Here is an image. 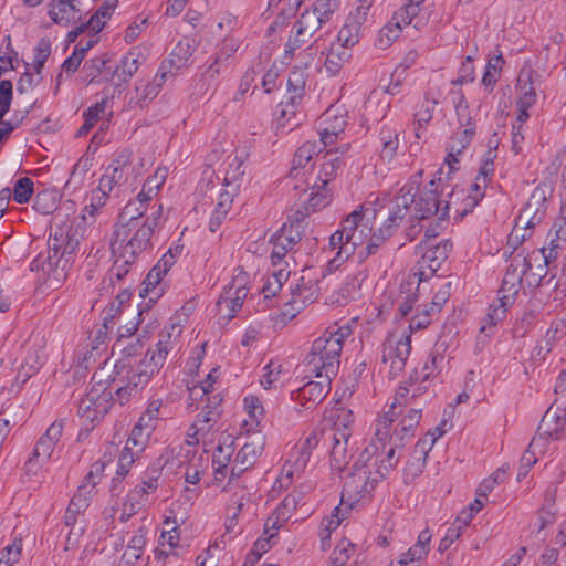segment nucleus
I'll list each match as a JSON object with an SVG mask.
<instances>
[{
    "label": "nucleus",
    "instance_id": "nucleus-54",
    "mask_svg": "<svg viewBox=\"0 0 566 566\" xmlns=\"http://www.w3.org/2000/svg\"><path fill=\"white\" fill-rule=\"evenodd\" d=\"M33 207L39 213L49 214L57 207L56 196L49 191L38 193L34 199Z\"/></svg>",
    "mask_w": 566,
    "mask_h": 566
},
{
    "label": "nucleus",
    "instance_id": "nucleus-43",
    "mask_svg": "<svg viewBox=\"0 0 566 566\" xmlns=\"http://www.w3.org/2000/svg\"><path fill=\"white\" fill-rule=\"evenodd\" d=\"M423 2L424 0H409L408 4L395 13L394 20L402 22L406 27L411 23L417 25V19L420 17Z\"/></svg>",
    "mask_w": 566,
    "mask_h": 566
},
{
    "label": "nucleus",
    "instance_id": "nucleus-29",
    "mask_svg": "<svg viewBox=\"0 0 566 566\" xmlns=\"http://www.w3.org/2000/svg\"><path fill=\"white\" fill-rule=\"evenodd\" d=\"M125 311L127 313L119 315L117 318L109 319L108 325H105L108 328L116 329L120 337H129L137 332L142 314L138 307L125 308Z\"/></svg>",
    "mask_w": 566,
    "mask_h": 566
},
{
    "label": "nucleus",
    "instance_id": "nucleus-62",
    "mask_svg": "<svg viewBox=\"0 0 566 566\" xmlns=\"http://www.w3.org/2000/svg\"><path fill=\"white\" fill-rule=\"evenodd\" d=\"M163 406L161 399H153L148 402L145 411L138 420L155 429L156 422L159 418V412Z\"/></svg>",
    "mask_w": 566,
    "mask_h": 566
},
{
    "label": "nucleus",
    "instance_id": "nucleus-1",
    "mask_svg": "<svg viewBox=\"0 0 566 566\" xmlns=\"http://www.w3.org/2000/svg\"><path fill=\"white\" fill-rule=\"evenodd\" d=\"M337 158L323 151L315 142H306L294 155L290 176L304 195L307 209L317 210L331 202L329 182L336 177Z\"/></svg>",
    "mask_w": 566,
    "mask_h": 566
},
{
    "label": "nucleus",
    "instance_id": "nucleus-19",
    "mask_svg": "<svg viewBox=\"0 0 566 566\" xmlns=\"http://www.w3.org/2000/svg\"><path fill=\"white\" fill-rule=\"evenodd\" d=\"M113 370L116 373V378H113V382L117 385L115 392L120 403L127 402L132 395L136 392L137 387L147 381L143 373L133 369L123 361L114 364Z\"/></svg>",
    "mask_w": 566,
    "mask_h": 566
},
{
    "label": "nucleus",
    "instance_id": "nucleus-21",
    "mask_svg": "<svg viewBox=\"0 0 566 566\" xmlns=\"http://www.w3.org/2000/svg\"><path fill=\"white\" fill-rule=\"evenodd\" d=\"M365 13L357 9L355 12L349 13L340 27L336 41L344 48L352 49L359 41V30L364 21Z\"/></svg>",
    "mask_w": 566,
    "mask_h": 566
},
{
    "label": "nucleus",
    "instance_id": "nucleus-37",
    "mask_svg": "<svg viewBox=\"0 0 566 566\" xmlns=\"http://www.w3.org/2000/svg\"><path fill=\"white\" fill-rule=\"evenodd\" d=\"M62 431L63 424L61 422L52 423L49 427L45 437L38 443L36 448L34 449V455L38 458L50 457L53 446L60 439Z\"/></svg>",
    "mask_w": 566,
    "mask_h": 566
},
{
    "label": "nucleus",
    "instance_id": "nucleus-40",
    "mask_svg": "<svg viewBox=\"0 0 566 566\" xmlns=\"http://www.w3.org/2000/svg\"><path fill=\"white\" fill-rule=\"evenodd\" d=\"M293 241L285 229L276 232L271 239V260L274 264L280 262L292 247Z\"/></svg>",
    "mask_w": 566,
    "mask_h": 566
},
{
    "label": "nucleus",
    "instance_id": "nucleus-11",
    "mask_svg": "<svg viewBox=\"0 0 566 566\" xmlns=\"http://www.w3.org/2000/svg\"><path fill=\"white\" fill-rule=\"evenodd\" d=\"M249 291V275L242 268H235L227 279L217 307L222 318H232L242 307Z\"/></svg>",
    "mask_w": 566,
    "mask_h": 566
},
{
    "label": "nucleus",
    "instance_id": "nucleus-13",
    "mask_svg": "<svg viewBox=\"0 0 566 566\" xmlns=\"http://www.w3.org/2000/svg\"><path fill=\"white\" fill-rule=\"evenodd\" d=\"M476 133V120L465 102L461 101L457 106V122L453 126V135L446 157L450 168L458 164V156L467 148Z\"/></svg>",
    "mask_w": 566,
    "mask_h": 566
},
{
    "label": "nucleus",
    "instance_id": "nucleus-35",
    "mask_svg": "<svg viewBox=\"0 0 566 566\" xmlns=\"http://www.w3.org/2000/svg\"><path fill=\"white\" fill-rule=\"evenodd\" d=\"M70 530L64 544V552L71 553L76 558L85 555L84 527L82 525L67 526Z\"/></svg>",
    "mask_w": 566,
    "mask_h": 566
},
{
    "label": "nucleus",
    "instance_id": "nucleus-47",
    "mask_svg": "<svg viewBox=\"0 0 566 566\" xmlns=\"http://www.w3.org/2000/svg\"><path fill=\"white\" fill-rule=\"evenodd\" d=\"M332 422L335 434L340 437V432H348L354 424V416L350 409L340 407L332 415Z\"/></svg>",
    "mask_w": 566,
    "mask_h": 566
},
{
    "label": "nucleus",
    "instance_id": "nucleus-59",
    "mask_svg": "<svg viewBox=\"0 0 566 566\" xmlns=\"http://www.w3.org/2000/svg\"><path fill=\"white\" fill-rule=\"evenodd\" d=\"M203 464L201 461V457L197 455V453H192L189 459V465L185 472V481L189 484H197L202 475Z\"/></svg>",
    "mask_w": 566,
    "mask_h": 566
},
{
    "label": "nucleus",
    "instance_id": "nucleus-36",
    "mask_svg": "<svg viewBox=\"0 0 566 566\" xmlns=\"http://www.w3.org/2000/svg\"><path fill=\"white\" fill-rule=\"evenodd\" d=\"M135 307L132 302V292L128 290L120 291L105 310L104 325H108L109 319L117 318L119 315L127 313L125 308Z\"/></svg>",
    "mask_w": 566,
    "mask_h": 566
},
{
    "label": "nucleus",
    "instance_id": "nucleus-16",
    "mask_svg": "<svg viewBox=\"0 0 566 566\" xmlns=\"http://www.w3.org/2000/svg\"><path fill=\"white\" fill-rule=\"evenodd\" d=\"M411 350L410 337L407 334H390L386 339L382 364L389 376L400 375L407 364Z\"/></svg>",
    "mask_w": 566,
    "mask_h": 566
},
{
    "label": "nucleus",
    "instance_id": "nucleus-31",
    "mask_svg": "<svg viewBox=\"0 0 566 566\" xmlns=\"http://www.w3.org/2000/svg\"><path fill=\"white\" fill-rule=\"evenodd\" d=\"M349 56V49L337 43H333L326 53V57L321 69L322 72L329 76L338 74Z\"/></svg>",
    "mask_w": 566,
    "mask_h": 566
},
{
    "label": "nucleus",
    "instance_id": "nucleus-60",
    "mask_svg": "<svg viewBox=\"0 0 566 566\" xmlns=\"http://www.w3.org/2000/svg\"><path fill=\"white\" fill-rule=\"evenodd\" d=\"M349 509L350 504L346 503L344 497H342L339 505L334 509V512L326 521V530L328 532L335 531L347 516Z\"/></svg>",
    "mask_w": 566,
    "mask_h": 566
},
{
    "label": "nucleus",
    "instance_id": "nucleus-22",
    "mask_svg": "<svg viewBox=\"0 0 566 566\" xmlns=\"http://www.w3.org/2000/svg\"><path fill=\"white\" fill-rule=\"evenodd\" d=\"M91 489L86 485L78 488L73 495L64 516L66 526L82 525V518L90 506Z\"/></svg>",
    "mask_w": 566,
    "mask_h": 566
},
{
    "label": "nucleus",
    "instance_id": "nucleus-6",
    "mask_svg": "<svg viewBox=\"0 0 566 566\" xmlns=\"http://www.w3.org/2000/svg\"><path fill=\"white\" fill-rule=\"evenodd\" d=\"M73 245L61 235L51 239L45 254H40L32 263V270L42 272L54 286L62 284L67 277Z\"/></svg>",
    "mask_w": 566,
    "mask_h": 566
},
{
    "label": "nucleus",
    "instance_id": "nucleus-46",
    "mask_svg": "<svg viewBox=\"0 0 566 566\" xmlns=\"http://www.w3.org/2000/svg\"><path fill=\"white\" fill-rule=\"evenodd\" d=\"M289 272L286 269H279L274 272L265 282L262 287V296L264 300H271L282 289L283 282L287 280Z\"/></svg>",
    "mask_w": 566,
    "mask_h": 566
},
{
    "label": "nucleus",
    "instance_id": "nucleus-18",
    "mask_svg": "<svg viewBox=\"0 0 566 566\" xmlns=\"http://www.w3.org/2000/svg\"><path fill=\"white\" fill-rule=\"evenodd\" d=\"M450 243L446 240L426 239L420 245L421 259L419 261L420 280L433 275L450 251Z\"/></svg>",
    "mask_w": 566,
    "mask_h": 566
},
{
    "label": "nucleus",
    "instance_id": "nucleus-30",
    "mask_svg": "<svg viewBox=\"0 0 566 566\" xmlns=\"http://www.w3.org/2000/svg\"><path fill=\"white\" fill-rule=\"evenodd\" d=\"M169 354V346L166 342H159L154 349L148 352L142 369L143 376L148 380L164 366Z\"/></svg>",
    "mask_w": 566,
    "mask_h": 566
},
{
    "label": "nucleus",
    "instance_id": "nucleus-23",
    "mask_svg": "<svg viewBox=\"0 0 566 566\" xmlns=\"http://www.w3.org/2000/svg\"><path fill=\"white\" fill-rule=\"evenodd\" d=\"M48 14L55 24L67 27L80 20V10L72 0H52Z\"/></svg>",
    "mask_w": 566,
    "mask_h": 566
},
{
    "label": "nucleus",
    "instance_id": "nucleus-39",
    "mask_svg": "<svg viewBox=\"0 0 566 566\" xmlns=\"http://www.w3.org/2000/svg\"><path fill=\"white\" fill-rule=\"evenodd\" d=\"M545 210V207L528 200L517 221L523 228H533L542 221Z\"/></svg>",
    "mask_w": 566,
    "mask_h": 566
},
{
    "label": "nucleus",
    "instance_id": "nucleus-34",
    "mask_svg": "<svg viewBox=\"0 0 566 566\" xmlns=\"http://www.w3.org/2000/svg\"><path fill=\"white\" fill-rule=\"evenodd\" d=\"M211 413L202 415L198 417L189 427L186 434V442L188 446H199L205 442L212 428Z\"/></svg>",
    "mask_w": 566,
    "mask_h": 566
},
{
    "label": "nucleus",
    "instance_id": "nucleus-12",
    "mask_svg": "<svg viewBox=\"0 0 566 566\" xmlns=\"http://www.w3.org/2000/svg\"><path fill=\"white\" fill-rule=\"evenodd\" d=\"M318 281L311 275L295 277L290 284V292L280 313L283 323L294 318L305 306L313 303L318 295Z\"/></svg>",
    "mask_w": 566,
    "mask_h": 566
},
{
    "label": "nucleus",
    "instance_id": "nucleus-14",
    "mask_svg": "<svg viewBox=\"0 0 566 566\" xmlns=\"http://www.w3.org/2000/svg\"><path fill=\"white\" fill-rule=\"evenodd\" d=\"M395 416L396 412L390 410L377 423L376 437L382 443L394 441L396 446H399L406 438H409L420 422L421 409H409L392 430Z\"/></svg>",
    "mask_w": 566,
    "mask_h": 566
},
{
    "label": "nucleus",
    "instance_id": "nucleus-28",
    "mask_svg": "<svg viewBox=\"0 0 566 566\" xmlns=\"http://www.w3.org/2000/svg\"><path fill=\"white\" fill-rule=\"evenodd\" d=\"M287 376L289 373L282 363L271 360L265 365L259 382L264 390H277L285 384Z\"/></svg>",
    "mask_w": 566,
    "mask_h": 566
},
{
    "label": "nucleus",
    "instance_id": "nucleus-42",
    "mask_svg": "<svg viewBox=\"0 0 566 566\" xmlns=\"http://www.w3.org/2000/svg\"><path fill=\"white\" fill-rule=\"evenodd\" d=\"M146 539L144 533H138L133 536L128 543L126 549L123 553L122 560L126 566H134L135 563L140 558Z\"/></svg>",
    "mask_w": 566,
    "mask_h": 566
},
{
    "label": "nucleus",
    "instance_id": "nucleus-32",
    "mask_svg": "<svg viewBox=\"0 0 566 566\" xmlns=\"http://www.w3.org/2000/svg\"><path fill=\"white\" fill-rule=\"evenodd\" d=\"M349 436L348 432H340V437L334 434V444L329 454V465L333 471L342 472L348 464L349 457L346 444Z\"/></svg>",
    "mask_w": 566,
    "mask_h": 566
},
{
    "label": "nucleus",
    "instance_id": "nucleus-15",
    "mask_svg": "<svg viewBox=\"0 0 566 566\" xmlns=\"http://www.w3.org/2000/svg\"><path fill=\"white\" fill-rule=\"evenodd\" d=\"M109 368H105L103 374L98 376V380L94 382L90 391L81 402V416L90 422H95L105 417L112 407L113 389L106 385V380L102 377L108 373Z\"/></svg>",
    "mask_w": 566,
    "mask_h": 566
},
{
    "label": "nucleus",
    "instance_id": "nucleus-38",
    "mask_svg": "<svg viewBox=\"0 0 566 566\" xmlns=\"http://www.w3.org/2000/svg\"><path fill=\"white\" fill-rule=\"evenodd\" d=\"M232 206V197L229 192L223 191L219 195V201L211 212L209 219V228L214 232L218 227L226 220Z\"/></svg>",
    "mask_w": 566,
    "mask_h": 566
},
{
    "label": "nucleus",
    "instance_id": "nucleus-50",
    "mask_svg": "<svg viewBox=\"0 0 566 566\" xmlns=\"http://www.w3.org/2000/svg\"><path fill=\"white\" fill-rule=\"evenodd\" d=\"M405 27L406 25H403L402 22L392 19L391 22L387 23L382 29H380L378 38L379 44L384 48L389 46L400 36Z\"/></svg>",
    "mask_w": 566,
    "mask_h": 566
},
{
    "label": "nucleus",
    "instance_id": "nucleus-3",
    "mask_svg": "<svg viewBox=\"0 0 566 566\" xmlns=\"http://www.w3.org/2000/svg\"><path fill=\"white\" fill-rule=\"evenodd\" d=\"M153 233L154 226H116L111 240V253L117 276L127 273L137 258L150 245Z\"/></svg>",
    "mask_w": 566,
    "mask_h": 566
},
{
    "label": "nucleus",
    "instance_id": "nucleus-20",
    "mask_svg": "<svg viewBox=\"0 0 566 566\" xmlns=\"http://www.w3.org/2000/svg\"><path fill=\"white\" fill-rule=\"evenodd\" d=\"M548 261L543 253L534 251L523 259L521 264V281L528 287H536L548 273Z\"/></svg>",
    "mask_w": 566,
    "mask_h": 566
},
{
    "label": "nucleus",
    "instance_id": "nucleus-25",
    "mask_svg": "<svg viewBox=\"0 0 566 566\" xmlns=\"http://www.w3.org/2000/svg\"><path fill=\"white\" fill-rule=\"evenodd\" d=\"M544 433L551 438H558L566 432V409L554 405L542 420Z\"/></svg>",
    "mask_w": 566,
    "mask_h": 566
},
{
    "label": "nucleus",
    "instance_id": "nucleus-27",
    "mask_svg": "<svg viewBox=\"0 0 566 566\" xmlns=\"http://www.w3.org/2000/svg\"><path fill=\"white\" fill-rule=\"evenodd\" d=\"M431 538L432 534L428 528L421 531L416 544L412 545L400 558V566H418L429 553Z\"/></svg>",
    "mask_w": 566,
    "mask_h": 566
},
{
    "label": "nucleus",
    "instance_id": "nucleus-33",
    "mask_svg": "<svg viewBox=\"0 0 566 566\" xmlns=\"http://www.w3.org/2000/svg\"><path fill=\"white\" fill-rule=\"evenodd\" d=\"M365 279L366 274L363 271L344 276L337 286L338 301L346 302L356 297Z\"/></svg>",
    "mask_w": 566,
    "mask_h": 566
},
{
    "label": "nucleus",
    "instance_id": "nucleus-63",
    "mask_svg": "<svg viewBox=\"0 0 566 566\" xmlns=\"http://www.w3.org/2000/svg\"><path fill=\"white\" fill-rule=\"evenodd\" d=\"M285 521L287 520L275 510L265 521L264 536L274 538Z\"/></svg>",
    "mask_w": 566,
    "mask_h": 566
},
{
    "label": "nucleus",
    "instance_id": "nucleus-44",
    "mask_svg": "<svg viewBox=\"0 0 566 566\" xmlns=\"http://www.w3.org/2000/svg\"><path fill=\"white\" fill-rule=\"evenodd\" d=\"M446 427L447 421H442L418 441L416 451L421 454L423 460H426L428 453L432 450L436 441L446 433Z\"/></svg>",
    "mask_w": 566,
    "mask_h": 566
},
{
    "label": "nucleus",
    "instance_id": "nucleus-5",
    "mask_svg": "<svg viewBox=\"0 0 566 566\" xmlns=\"http://www.w3.org/2000/svg\"><path fill=\"white\" fill-rule=\"evenodd\" d=\"M443 190L444 189L438 192L437 189H423L416 192L413 188L402 189L401 195L397 199L396 214L399 218L410 214L419 219L432 218L436 221L446 220L449 213L450 202L446 199L448 193L443 195Z\"/></svg>",
    "mask_w": 566,
    "mask_h": 566
},
{
    "label": "nucleus",
    "instance_id": "nucleus-24",
    "mask_svg": "<svg viewBox=\"0 0 566 566\" xmlns=\"http://www.w3.org/2000/svg\"><path fill=\"white\" fill-rule=\"evenodd\" d=\"M242 406L245 412L243 426L247 428V432L254 431L259 428L261 420L265 415L264 405L259 396L249 394L244 396Z\"/></svg>",
    "mask_w": 566,
    "mask_h": 566
},
{
    "label": "nucleus",
    "instance_id": "nucleus-26",
    "mask_svg": "<svg viewBox=\"0 0 566 566\" xmlns=\"http://www.w3.org/2000/svg\"><path fill=\"white\" fill-rule=\"evenodd\" d=\"M264 444L265 436L259 430L253 431L250 439L237 453V458L239 459L241 465H244V471L248 470V468H250L261 455L264 449Z\"/></svg>",
    "mask_w": 566,
    "mask_h": 566
},
{
    "label": "nucleus",
    "instance_id": "nucleus-53",
    "mask_svg": "<svg viewBox=\"0 0 566 566\" xmlns=\"http://www.w3.org/2000/svg\"><path fill=\"white\" fill-rule=\"evenodd\" d=\"M305 88V74L303 71H293L287 78V94L292 101L300 98Z\"/></svg>",
    "mask_w": 566,
    "mask_h": 566
},
{
    "label": "nucleus",
    "instance_id": "nucleus-48",
    "mask_svg": "<svg viewBox=\"0 0 566 566\" xmlns=\"http://www.w3.org/2000/svg\"><path fill=\"white\" fill-rule=\"evenodd\" d=\"M153 431V427L138 420L130 433L128 442H130L138 451H142L148 443Z\"/></svg>",
    "mask_w": 566,
    "mask_h": 566
},
{
    "label": "nucleus",
    "instance_id": "nucleus-9",
    "mask_svg": "<svg viewBox=\"0 0 566 566\" xmlns=\"http://www.w3.org/2000/svg\"><path fill=\"white\" fill-rule=\"evenodd\" d=\"M144 161L139 157H134L129 151L119 154L112 165V172L102 177L98 188L92 193V203L85 208V211L90 216H94L105 205L108 192L113 190L114 186L123 179L124 175H128V169L135 172L144 170Z\"/></svg>",
    "mask_w": 566,
    "mask_h": 566
},
{
    "label": "nucleus",
    "instance_id": "nucleus-61",
    "mask_svg": "<svg viewBox=\"0 0 566 566\" xmlns=\"http://www.w3.org/2000/svg\"><path fill=\"white\" fill-rule=\"evenodd\" d=\"M33 193V182L29 178H21L17 181L13 189V199L18 203L29 201Z\"/></svg>",
    "mask_w": 566,
    "mask_h": 566
},
{
    "label": "nucleus",
    "instance_id": "nucleus-17",
    "mask_svg": "<svg viewBox=\"0 0 566 566\" xmlns=\"http://www.w3.org/2000/svg\"><path fill=\"white\" fill-rule=\"evenodd\" d=\"M337 8V0H317L311 10H306L297 21L300 42H306L327 22Z\"/></svg>",
    "mask_w": 566,
    "mask_h": 566
},
{
    "label": "nucleus",
    "instance_id": "nucleus-56",
    "mask_svg": "<svg viewBox=\"0 0 566 566\" xmlns=\"http://www.w3.org/2000/svg\"><path fill=\"white\" fill-rule=\"evenodd\" d=\"M565 240V231L559 228L555 231L554 235L551 238L549 242L544 245L538 253H543V255L551 262L555 261L557 258L558 250L562 245V242Z\"/></svg>",
    "mask_w": 566,
    "mask_h": 566
},
{
    "label": "nucleus",
    "instance_id": "nucleus-52",
    "mask_svg": "<svg viewBox=\"0 0 566 566\" xmlns=\"http://www.w3.org/2000/svg\"><path fill=\"white\" fill-rule=\"evenodd\" d=\"M318 381L311 380L305 388V395L314 402L321 401L329 391L331 378H318Z\"/></svg>",
    "mask_w": 566,
    "mask_h": 566
},
{
    "label": "nucleus",
    "instance_id": "nucleus-51",
    "mask_svg": "<svg viewBox=\"0 0 566 566\" xmlns=\"http://www.w3.org/2000/svg\"><path fill=\"white\" fill-rule=\"evenodd\" d=\"M354 552V545L347 541L342 539L333 549L329 566H343Z\"/></svg>",
    "mask_w": 566,
    "mask_h": 566
},
{
    "label": "nucleus",
    "instance_id": "nucleus-4",
    "mask_svg": "<svg viewBox=\"0 0 566 566\" xmlns=\"http://www.w3.org/2000/svg\"><path fill=\"white\" fill-rule=\"evenodd\" d=\"M349 335L348 327L327 332L314 340L306 360V368L315 378H332L338 369L344 340Z\"/></svg>",
    "mask_w": 566,
    "mask_h": 566
},
{
    "label": "nucleus",
    "instance_id": "nucleus-45",
    "mask_svg": "<svg viewBox=\"0 0 566 566\" xmlns=\"http://www.w3.org/2000/svg\"><path fill=\"white\" fill-rule=\"evenodd\" d=\"M325 129L342 134L345 128V113L342 107L332 106L323 115Z\"/></svg>",
    "mask_w": 566,
    "mask_h": 566
},
{
    "label": "nucleus",
    "instance_id": "nucleus-8",
    "mask_svg": "<svg viewBox=\"0 0 566 566\" xmlns=\"http://www.w3.org/2000/svg\"><path fill=\"white\" fill-rule=\"evenodd\" d=\"M493 172V160L484 159L479 168L478 175L467 185L457 187L450 193V206L453 207L455 213L465 216L472 211L484 197L485 189L489 185L490 176Z\"/></svg>",
    "mask_w": 566,
    "mask_h": 566
},
{
    "label": "nucleus",
    "instance_id": "nucleus-2",
    "mask_svg": "<svg viewBox=\"0 0 566 566\" xmlns=\"http://www.w3.org/2000/svg\"><path fill=\"white\" fill-rule=\"evenodd\" d=\"M388 237L389 231L377 224L375 212L360 207L345 219L340 231L332 234L331 248L340 259L352 254L365 259L375 253Z\"/></svg>",
    "mask_w": 566,
    "mask_h": 566
},
{
    "label": "nucleus",
    "instance_id": "nucleus-58",
    "mask_svg": "<svg viewBox=\"0 0 566 566\" xmlns=\"http://www.w3.org/2000/svg\"><path fill=\"white\" fill-rule=\"evenodd\" d=\"M437 102L434 99H430L424 97L421 102L418 103L415 117L420 126H426L432 118L433 109Z\"/></svg>",
    "mask_w": 566,
    "mask_h": 566
},
{
    "label": "nucleus",
    "instance_id": "nucleus-64",
    "mask_svg": "<svg viewBox=\"0 0 566 566\" xmlns=\"http://www.w3.org/2000/svg\"><path fill=\"white\" fill-rule=\"evenodd\" d=\"M310 451L307 449H303L300 451L298 455L293 460L289 465H286V474L287 476H292L294 473H300L305 470L310 462Z\"/></svg>",
    "mask_w": 566,
    "mask_h": 566
},
{
    "label": "nucleus",
    "instance_id": "nucleus-7",
    "mask_svg": "<svg viewBox=\"0 0 566 566\" xmlns=\"http://www.w3.org/2000/svg\"><path fill=\"white\" fill-rule=\"evenodd\" d=\"M235 440L233 436L226 434L219 441L212 454L213 483L221 490L230 488L244 472L239 459L233 458Z\"/></svg>",
    "mask_w": 566,
    "mask_h": 566
},
{
    "label": "nucleus",
    "instance_id": "nucleus-49",
    "mask_svg": "<svg viewBox=\"0 0 566 566\" xmlns=\"http://www.w3.org/2000/svg\"><path fill=\"white\" fill-rule=\"evenodd\" d=\"M502 64L503 61L501 55H495L489 60L482 78V83L486 88H493L494 84L500 77Z\"/></svg>",
    "mask_w": 566,
    "mask_h": 566
},
{
    "label": "nucleus",
    "instance_id": "nucleus-57",
    "mask_svg": "<svg viewBox=\"0 0 566 566\" xmlns=\"http://www.w3.org/2000/svg\"><path fill=\"white\" fill-rule=\"evenodd\" d=\"M552 193L553 182L549 180H541L536 182L530 200L546 208V202L551 198Z\"/></svg>",
    "mask_w": 566,
    "mask_h": 566
},
{
    "label": "nucleus",
    "instance_id": "nucleus-41",
    "mask_svg": "<svg viewBox=\"0 0 566 566\" xmlns=\"http://www.w3.org/2000/svg\"><path fill=\"white\" fill-rule=\"evenodd\" d=\"M116 7L115 0L105 1L87 21L88 27L96 32L101 31L115 12Z\"/></svg>",
    "mask_w": 566,
    "mask_h": 566
},
{
    "label": "nucleus",
    "instance_id": "nucleus-55",
    "mask_svg": "<svg viewBox=\"0 0 566 566\" xmlns=\"http://www.w3.org/2000/svg\"><path fill=\"white\" fill-rule=\"evenodd\" d=\"M464 527L465 525L461 523V517H458L455 522L447 530L444 536L440 539L438 551L440 553L447 551L455 541L460 538Z\"/></svg>",
    "mask_w": 566,
    "mask_h": 566
},
{
    "label": "nucleus",
    "instance_id": "nucleus-10",
    "mask_svg": "<svg viewBox=\"0 0 566 566\" xmlns=\"http://www.w3.org/2000/svg\"><path fill=\"white\" fill-rule=\"evenodd\" d=\"M167 178V169L164 167L157 168L151 176H149L137 195V198L133 201H129L123 212L119 216V220L117 224H134L135 227L139 226H154L155 223H150L147 220H142L140 218L147 210L148 201L157 195L160 187L164 185Z\"/></svg>",
    "mask_w": 566,
    "mask_h": 566
}]
</instances>
